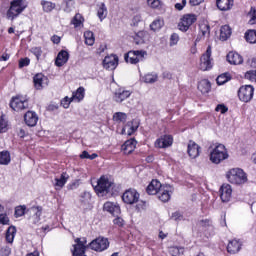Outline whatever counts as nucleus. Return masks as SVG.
<instances>
[{
  "instance_id": "nucleus-34",
  "label": "nucleus",
  "mask_w": 256,
  "mask_h": 256,
  "mask_svg": "<svg viewBox=\"0 0 256 256\" xmlns=\"http://www.w3.org/2000/svg\"><path fill=\"white\" fill-rule=\"evenodd\" d=\"M232 79H233V76H231V73L225 72V73L220 74L216 78V83H217V85H225V83L231 81Z\"/></svg>"
},
{
  "instance_id": "nucleus-14",
  "label": "nucleus",
  "mask_w": 256,
  "mask_h": 256,
  "mask_svg": "<svg viewBox=\"0 0 256 256\" xmlns=\"http://www.w3.org/2000/svg\"><path fill=\"white\" fill-rule=\"evenodd\" d=\"M171 145H173V135L171 134L162 135L154 143L156 149H167L168 147H171Z\"/></svg>"
},
{
  "instance_id": "nucleus-46",
  "label": "nucleus",
  "mask_w": 256,
  "mask_h": 256,
  "mask_svg": "<svg viewBox=\"0 0 256 256\" xmlns=\"http://www.w3.org/2000/svg\"><path fill=\"white\" fill-rule=\"evenodd\" d=\"M113 120L116 123H125L127 121V114L125 112H116L113 115Z\"/></svg>"
},
{
  "instance_id": "nucleus-32",
  "label": "nucleus",
  "mask_w": 256,
  "mask_h": 256,
  "mask_svg": "<svg viewBox=\"0 0 256 256\" xmlns=\"http://www.w3.org/2000/svg\"><path fill=\"white\" fill-rule=\"evenodd\" d=\"M244 39L247 43H250L251 45L256 44V30L255 29H249L244 34Z\"/></svg>"
},
{
  "instance_id": "nucleus-30",
  "label": "nucleus",
  "mask_w": 256,
  "mask_h": 256,
  "mask_svg": "<svg viewBox=\"0 0 256 256\" xmlns=\"http://www.w3.org/2000/svg\"><path fill=\"white\" fill-rule=\"evenodd\" d=\"M227 251L232 254L239 253V251H241V242L238 240L230 241L227 246Z\"/></svg>"
},
{
  "instance_id": "nucleus-9",
  "label": "nucleus",
  "mask_w": 256,
  "mask_h": 256,
  "mask_svg": "<svg viewBox=\"0 0 256 256\" xmlns=\"http://www.w3.org/2000/svg\"><path fill=\"white\" fill-rule=\"evenodd\" d=\"M200 71H211L213 69V58H211V46H208L206 52L200 57Z\"/></svg>"
},
{
  "instance_id": "nucleus-27",
  "label": "nucleus",
  "mask_w": 256,
  "mask_h": 256,
  "mask_svg": "<svg viewBox=\"0 0 256 256\" xmlns=\"http://www.w3.org/2000/svg\"><path fill=\"white\" fill-rule=\"evenodd\" d=\"M69 61V52L67 50H61L58 52L57 57L55 59L56 67H63Z\"/></svg>"
},
{
  "instance_id": "nucleus-33",
  "label": "nucleus",
  "mask_w": 256,
  "mask_h": 256,
  "mask_svg": "<svg viewBox=\"0 0 256 256\" xmlns=\"http://www.w3.org/2000/svg\"><path fill=\"white\" fill-rule=\"evenodd\" d=\"M231 27L229 25H223L220 28V41H227L231 37Z\"/></svg>"
},
{
  "instance_id": "nucleus-57",
  "label": "nucleus",
  "mask_w": 256,
  "mask_h": 256,
  "mask_svg": "<svg viewBox=\"0 0 256 256\" xmlns=\"http://www.w3.org/2000/svg\"><path fill=\"white\" fill-rule=\"evenodd\" d=\"M79 181H80L79 179H76V180L70 182L67 185L68 191H73V190L77 189L79 187V185H80Z\"/></svg>"
},
{
  "instance_id": "nucleus-45",
  "label": "nucleus",
  "mask_w": 256,
  "mask_h": 256,
  "mask_svg": "<svg viewBox=\"0 0 256 256\" xmlns=\"http://www.w3.org/2000/svg\"><path fill=\"white\" fill-rule=\"evenodd\" d=\"M84 21L85 18H83V15L78 13L73 17L71 23L74 25L75 29H77V27H81V25H83Z\"/></svg>"
},
{
  "instance_id": "nucleus-19",
  "label": "nucleus",
  "mask_w": 256,
  "mask_h": 256,
  "mask_svg": "<svg viewBox=\"0 0 256 256\" xmlns=\"http://www.w3.org/2000/svg\"><path fill=\"white\" fill-rule=\"evenodd\" d=\"M199 32L201 35H198L195 43H199L201 39H205V37H211V26L209 25V22H203L199 25Z\"/></svg>"
},
{
  "instance_id": "nucleus-42",
  "label": "nucleus",
  "mask_w": 256,
  "mask_h": 256,
  "mask_svg": "<svg viewBox=\"0 0 256 256\" xmlns=\"http://www.w3.org/2000/svg\"><path fill=\"white\" fill-rule=\"evenodd\" d=\"M72 99H77V101H83V99H85V88L83 86H80L75 92H73Z\"/></svg>"
},
{
  "instance_id": "nucleus-5",
  "label": "nucleus",
  "mask_w": 256,
  "mask_h": 256,
  "mask_svg": "<svg viewBox=\"0 0 256 256\" xmlns=\"http://www.w3.org/2000/svg\"><path fill=\"white\" fill-rule=\"evenodd\" d=\"M27 7V0H12L8 10L6 11V18L9 21L17 19V17H19V15H21V13L27 9Z\"/></svg>"
},
{
  "instance_id": "nucleus-58",
  "label": "nucleus",
  "mask_w": 256,
  "mask_h": 256,
  "mask_svg": "<svg viewBox=\"0 0 256 256\" xmlns=\"http://www.w3.org/2000/svg\"><path fill=\"white\" fill-rule=\"evenodd\" d=\"M215 111H220L222 115H225V113L229 111V108L225 104H218L215 108Z\"/></svg>"
},
{
  "instance_id": "nucleus-54",
  "label": "nucleus",
  "mask_w": 256,
  "mask_h": 256,
  "mask_svg": "<svg viewBox=\"0 0 256 256\" xmlns=\"http://www.w3.org/2000/svg\"><path fill=\"white\" fill-rule=\"evenodd\" d=\"M171 219H173L174 221H185V216H183V213H181V211H176L172 213Z\"/></svg>"
},
{
  "instance_id": "nucleus-44",
  "label": "nucleus",
  "mask_w": 256,
  "mask_h": 256,
  "mask_svg": "<svg viewBox=\"0 0 256 256\" xmlns=\"http://www.w3.org/2000/svg\"><path fill=\"white\" fill-rule=\"evenodd\" d=\"M126 127H130L127 131V135L128 137H131L137 131V129H139V124L136 123L135 125V120H132L126 123Z\"/></svg>"
},
{
  "instance_id": "nucleus-17",
  "label": "nucleus",
  "mask_w": 256,
  "mask_h": 256,
  "mask_svg": "<svg viewBox=\"0 0 256 256\" xmlns=\"http://www.w3.org/2000/svg\"><path fill=\"white\" fill-rule=\"evenodd\" d=\"M103 209L113 217H119L121 215V206L116 202H105Z\"/></svg>"
},
{
  "instance_id": "nucleus-8",
  "label": "nucleus",
  "mask_w": 256,
  "mask_h": 256,
  "mask_svg": "<svg viewBox=\"0 0 256 256\" xmlns=\"http://www.w3.org/2000/svg\"><path fill=\"white\" fill-rule=\"evenodd\" d=\"M255 95V87L253 85H244L238 89V98L242 103H250Z\"/></svg>"
},
{
  "instance_id": "nucleus-48",
  "label": "nucleus",
  "mask_w": 256,
  "mask_h": 256,
  "mask_svg": "<svg viewBox=\"0 0 256 256\" xmlns=\"http://www.w3.org/2000/svg\"><path fill=\"white\" fill-rule=\"evenodd\" d=\"M135 205V211H137V213H141V211H145L147 209V201L138 199V202L135 203Z\"/></svg>"
},
{
  "instance_id": "nucleus-52",
  "label": "nucleus",
  "mask_w": 256,
  "mask_h": 256,
  "mask_svg": "<svg viewBox=\"0 0 256 256\" xmlns=\"http://www.w3.org/2000/svg\"><path fill=\"white\" fill-rule=\"evenodd\" d=\"M49 231H51V228H49V226H41L40 228L36 229V233L37 235H40V237H45V235H47Z\"/></svg>"
},
{
  "instance_id": "nucleus-22",
  "label": "nucleus",
  "mask_w": 256,
  "mask_h": 256,
  "mask_svg": "<svg viewBox=\"0 0 256 256\" xmlns=\"http://www.w3.org/2000/svg\"><path fill=\"white\" fill-rule=\"evenodd\" d=\"M162 188L163 184L159 180L153 179L146 187V193L148 195H158Z\"/></svg>"
},
{
  "instance_id": "nucleus-23",
  "label": "nucleus",
  "mask_w": 256,
  "mask_h": 256,
  "mask_svg": "<svg viewBox=\"0 0 256 256\" xmlns=\"http://www.w3.org/2000/svg\"><path fill=\"white\" fill-rule=\"evenodd\" d=\"M137 148V140L135 138H130L126 140L121 149L123 150L124 155H131L133 151Z\"/></svg>"
},
{
  "instance_id": "nucleus-59",
  "label": "nucleus",
  "mask_w": 256,
  "mask_h": 256,
  "mask_svg": "<svg viewBox=\"0 0 256 256\" xmlns=\"http://www.w3.org/2000/svg\"><path fill=\"white\" fill-rule=\"evenodd\" d=\"M0 255L1 256H9V255H11V248L9 246H3L0 249Z\"/></svg>"
},
{
  "instance_id": "nucleus-11",
  "label": "nucleus",
  "mask_w": 256,
  "mask_h": 256,
  "mask_svg": "<svg viewBox=\"0 0 256 256\" xmlns=\"http://www.w3.org/2000/svg\"><path fill=\"white\" fill-rule=\"evenodd\" d=\"M10 109L12 111H23L29 108V102L27 100H23L20 96H13L9 103Z\"/></svg>"
},
{
  "instance_id": "nucleus-1",
  "label": "nucleus",
  "mask_w": 256,
  "mask_h": 256,
  "mask_svg": "<svg viewBox=\"0 0 256 256\" xmlns=\"http://www.w3.org/2000/svg\"><path fill=\"white\" fill-rule=\"evenodd\" d=\"M94 191L100 197H117L120 188L116 183L109 181V178L101 176L94 187Z\"/></svg>"
},
{
  "instance_id": "nucleus-29",
  "label": "nucleus",
  "mask_w": 256,
  "mask_h": 256,
  "mask_svg": "<svg viewBox=\"0 0 256 256\" xmlns=\"http://www.w3.org/2000/svg\"><path fill=\"white\" fill-rule=\"evenodd\" d=\"M198 89L203 95L209 93L211 91V81H209L208 79L201 80L198 83Z\"/></svg>"
},
{
  "instance_id": "nucleus-15",
  "label": "nucleus",
  "mask_w": 256,
  "mask_h": 256,
  "mask_svg": "<svg viewBox=\"0 0 256 256\" xmlns=\"http://www.w3.org/2000/svg\"><path fill=\"white\" fill-rule=\"evenodd\" d=\"M219 193L222 203H229L233 195V188L231 187V184H222L219 189Z\"/></svg>"
},
{
  "instance_id": "nucleus-43",
  "label": "nucleus",
  "mask_w": 256,
  "mask_h": 256,
  "mask_svg": "<svg viewBox=\"0 0 256 256\" xmlns=\"http://www.w3.org/2000/svg\"><path fill=\"white\" fill-rule=\"evenodd\" d=\"M163 25H165V22L163 21V19L158 18L150 24V30L154 31V32L160 31V29L163 27Z\"/></svg>"
},
{
  "instance_id": "nucleus-6",
  "label": "nucleus",
  "mask_w": 256,
  "mask_h": 256,
  "mask_svg": "<svg viewBox=\"0 0 256 256\" xmlns=\"http://www.w3.org/2000/svg\"><path fill=\"white\" fill-rule=\"evenodd\" d=\"M145 55H147L145 50H130L124 54V61L130 65H137L139 61H143Z\"/></svg>"
},
{
  "instance_id": "nucleus-7",
  "label": "nucleus",
  "mask_w": 256,
  "mask_h": 256,
  "mask_svg": "<svg viewBox=\"0 0 256 256\" xmlns=\"http://www.w3.org/2000/svg\"><path fill=\"white\" fill-rule=\"evenodd\" d=\"M194 23H197V15L190 13V14H184L180 22L178 23V29L179 31H182V33H187L188 29L191 28V25Z\"/></svg>"
},
{
  "instance_id": "nucleus-35",
  "label": "nucleus",
  "mask_w": 256,
  "mask_h": 256,
  "mask_svg": "<svg viewBox=\"0 0 256 256\" xmlns=\"http://www.w3.org/2000/svg\"><path fill=\"white\" fill-rule=\"evenodd\" d=\"M79 201H80V205H82V207H87V205H89V203H91L90 192H88V191L82 192L79 196Z\"/></svg>"
},
{
  "instance_id": "nucleus-21",
  "label": "nucleus",
  "mask_w": 256,
  "mask_h": 256,
  "mask_svg": "<svg viewBox=\"0 0 256 256\" xmlns=\"http://www.w3.org/2000/svg\"><path fill=\"white\" fill-rule=\"evenodd\" d=\"M131 91L126 90L125 88H118L114 92V101L116 103H123L125 99H129L131 97Z\"/></svg>"
},
{
  "instance_id": "nucleus-64",
  "label": "nucleus",
  "mask_w": 256,
  "mask_h": 256,
  "mask_svg": "<svg viewBox=\"0 0 256 256\" xmlns=\"http://www.w3.org/2000/svg\"><path fill=\"white\" fill-rule=\"evenodd\" d=\"M178 42H179V35L177 33H173L170 36V43H171V45H177Z\"/></svg>"
},
{
  "instance_id": "nucleus-63",
  "label": "nucleus",
  "mask_w": 256,
  "mask_h": 256,
  "mask_svg": "<svg viewBox=\"0 0 256 256\" xmlns=\"http://www.w3.org/2000/svg\"><path fill=\"white\" fill-rule=\"evenodd\" d=\"M186 5H187V0H182V3H176L174 7L176 11H183Z\"/></svg>"
},
{
  "instance_id": "nucleus-31",
  "label": "nucleus",
  "mask_w": 256,
  "mask_h": 256,
  "mask_svg": "<svg viewBox=\"0 0 256 256\" xmlns=\"http://www.w3.org/2000/svg\"><path fill=\"white\" fill-rule=\"evenodd\" d=\"M158 80H159V75H157V73L155 72L147 73L141 77V81H143V83L153 84V83H157Z\"/></svg>"
},
{
  "instance_id": "nucleus-20",
  "label": "nucleus",
  "mask_w": 256,
  "mask_h": 256,
  "mask_svg": "<svg viewBox=\"0 0 256 256\" xmlns=\"http://www.w3.org/2000/svg\"><path fill=\"white\" fill-rule=\"evenodd\" d=\"M187 153L190 159H197L201 153V146H199L193 140H190L187 146Z\"/></svg>"
},
{
  "instance_id": "nucleus-60",
  "label": "nucleus",
  "mask_w": 256,
  "mask_h": 256,
  "mask_svg": "<svg viewBox=\"0 0 256 256\" xmlns=\"http://www.w3.org/2000/svg\"><path fill=\"white\" fill-rule=\"evenodd\" d=\"M181 250H182V249H179V247H171V248L169 249V253H170V255H172V256H179V255H181Z\"/></svg>"
},
{
  "instance_id": "nucleus-25",
  "label": "nucleus",
  "mask_w": 256,
  "mask_h": 256,
  "mask_svg": "<svg viewBox=\"0 0 256 256\" xmlns=\"http://www.w3.org/2000/svg\"><path fill=\"white\" fill-rule=\"evenodd\" d=\"M43 81H49V78H47V76H45L43 73H37L34 75L33 85H34V89H36V91H42Z\"/></svg>"
},
{
  "instance_id": "nucleus-4",
  "label": "nucleus",
  "mask_w": 256,
  "mask_h": 256,
  "mask_svg": "<svg viewBox=\"0 0 256 256\" xmlns=\"http://www.w3.org/2000/svg\"><path fill=\"white\" fill-rule=\"evenodd\" d=\"M226 179L231 185H245L249 181L246 171L242 168H231L226 173Z\"/></svg>"
},
{
  "instance_id": "nucleus-56",
  "label": "nucleus",
  "mask_w": 256,
  "mask_h": 256,
  "mask_svg": "<svg viewBox=\"0 0 256 256\" xmlns=\"http://www.w3.org/2000/svg\"><path fill=\"white\" fill-rule=\"evenodd\" d=\"M249 13L251 15V18L249 20V24L250 25H256V8L255 7H251Z\"/></svg>"
},
{
  "instance_id": "nucleus-39",
  "label": "nucleus",
  "mask_w": 256,
  "mask_h": 256,
  "mask_svg": "<svg viewBox=\"0 0 256 256\" xmlns=\"http://www.w3.org/2000/svg\"><path fill=\"white\" fill-rule=\"evenodd\" d=\"M67 179H69V175H67L66 172H63L60 176V178H55V187H59L60 189H63L65 187V184L67 183Z\"/></svg>"
},
{
  "instance_id": "nucleus-50",
  "label": "nucleus",
  "mask_w": 256,
  "mask_h": 256,
  "mask_svg": "<svg viewBox=\"0 0 256 256\" xmlns=\"http://www.w3.org/2000/svg\"><path fill=\"white\" fill-rule=\"evenodd\" d=\"M30 53H32V55H35L37 61H39L41 59V56L43 55V50L41 49V47H32L30 49Z\"/></svg>"
},
{
  "instance_id": "nucleus-40",
  "label": "nucleus",
  "mask_w": 256,
  "mask_h": 256,
  "mask_svg": "<svg viewBox=\"0 0 256 256\" xmlns=\"http://www.w3.org/2000/svg\"><path fill=\"white\" fill-rule=\"evenodd\" d=\"M145 35H147V32L145 31H138L135 33V36L133 37L135 45H143L145 43Z\"/></svg>"
},
{
  "instance_id": "nucleus-36",
  "label": "nucleus",
  "mask_w": 256,
  "mask_h": 256,
  "mask_svg": "<svg viewBox=\"0 0 256 256\" xmlns=\"http://www.w3.org/2000/svg\"><path fill=\"white\" fill-rule=\"evenodd\" d=\"M15 235H17V228L15 226H9L6 231L7 243H13V241L15 240Z\"/></svg>"
},
{
  "instance_id": "nucleus-62",
  "label": "nucleus",
  "mask_w": 256,
  "mask_h": 256,
  "mask_svg": "<svg viewBox=\"0 0 256 256\" xmlns=\"http://www.w3.org/2000/svg\"><path fill=\"white\" fill-rule=\"evenodd\" d=\"M148 4L152 9H158V7L161 5L160 0H148Z\"/></svg>"
},
{
  "instance_id": "nucleus-41",
  "label": "nucleus",
  "mask_w": 256,
  "mask_h": 256,
  "mask_svg": "<svg viewBox=\"0 0 256 256\" xmlns=\"http://www.w3.org/2000/svg\"><path fill=\"white\" fill-rule=\"evenodd\" d=\"M107 13V6L102 2L97 10V17L100 21H103L104 19H107Z\"/></svg>"
},
{
  "instance_id": "nucleus-3",
  "label": "nucleus",
  "mask_w": 256,
  "mask_h": 256,
  "mask_svg": "<svg viewBox=\"0 0 256 256\" xmlns=\"http://www.w3.org/2000/svg\"><path fill=\"white\" fill-rule=\"evenodd\" d=\"M209 159L214 165H220L223 161L229 159V151L224 144L217 143L215 147L210 151Z\"/></svg>"
},
{
  "instance_id": "nucleus-55",
  "label": "nucleus",
  "mask_w": 256,
  "mask_h": 256,
  "mask_svg": "<svg viewBox=\"0 0 256 256\" xmlns=\"http://www.w3.org/2000/svg\"><path fill=\"white\" fill-rule=\"evenodd\" d=\"M73 101V98H69L68 96L64 97L62 100H61V106L64 108V109H69V106L71 105Z\"/></svg>"
},
{
  "instance_id": "nucleus-38",
  "label": "nucleus",
  "mask_w": 256,
  "mask_h": 256,
  "mask_svg": "<svg viewBox=\"0 0 256 256\" xmlns=\"http://www.w3.org/2000/svg\"><path fill=\"white\" fill-rule=\"evenodd\" d=\"M11 163V153L4 150L0 152V165H9Z\"/></svg>"
},
{
  "instance_id": "nucleus-26",
  "label": "nucleus",
  "mask_w": 256,
  "mask_h": 256,
  "mask_svg": "<svg viewBox=\"0 0 256 256\" xmlns=\"http://www.w3.org/2000/svg\"><path fill=\"white\" fill-rule=\"evenodd\" d=\"M226 60L230 65H241L243 64V56L241 54L231 51L227 54Z\"/></svg>"
},
{
  "instance_id": "nucleus-16",
  "label": "nucleus",
  "mask_w": 256,
  "mask_h": 256,
  "mask_svg": "<svg viewBox=\"0 0 256 256\" xmlns=\"http://www.w3.org/2000/svg\"><path fill=\"white\" fill-rule=\"evenodd\" d=\"M89 246L93 251H105L109 247V240L107 238H96L92 242L89 243Z\"/></svg>"
},
{
  "instance_id": "nucleus-24",
  "label": "nucleus",
  "mask_w": 256,
  "mask_h": 256,
  "mask_svg": "<svg viewBox=\"0 0 256 256\" xmlns=\"http://www.w3.org/2000/svg\"><path fill=\"white\" fill-rule=\"evenodd\" d=\"M37 121H39V116H37L36 112L27 111L24 114V122L28 127H35L37 125Z\"/></svg>"
},
{
  "instance_id": "nucleus-47",
  "label": "nucleus",
  "mask_w": 256,
  "mask_h": 256,
  "mask_svg": "<svg viewBox=\"0 0 256 256\" xmlns=\"http://www.w3.org/2000/svg\"><path fill=\"white\" fill-rule=\"evenodd\" d=\"M85 44L86 45H94L95 44V36L92 31L84 32Z\"/></svg>"
},
{
  "instance_id": "nucleus-2",
  "label": "nucleus",
  "mask_w": 256,
  "mask_h": 256,
  "mask_svg": "<svg viewBox=\"0 0 256 256\" xmlns=\"http://www.w3.org/2000/svg\"><path fill=\"white\" fill-rule=\"evenodd\" d=\"M33 212V215L29 217L30 223L32 225H37L41 221V215L43 214V206H32L31 208H27L26 205H19L15 207L14 216L17 218L23 217V215H27Z\"/></svg>"
},
{
  "instance_id": "nucleus-28",
  "label": "nucleus",
  "mask_w": 256,
  "mask_h": 256,
  "mask_svg": "<svg viewBox=\"0 0 256 256\" xmlns=\"http://www.w3.org/2000/svg\"><path fill=\"white\" fill-rule=\"evenodd\" d=\"M216 7L220 11H229L233 7V0H216Z\"/></svg>"
},
{
  "instance_id": "nucleus-53",
  "label": "nucleus",
  "mask_w": 256,
  "mask_h": 256,
  "mask_svg": "<svg viewBox=\"0 0 256 256\" xmlns=\"http://www.w3.org/2000/svg\"><path fill=\"white\" fill-rule=\"evenodd\" d=\"M244 79H248V81H256V70H249L244 74Z\"/></svg>"
},
{
  "instance_id": "nucleus-18",
  "label": "nucleus",
  "mask_w": 256,
  "mask_h": 256,
  "mask_svg": "<svg viewBox=\"0 0 256 256\" xmlns=\"http://www.w3.org/2000/svg\"><path fill=\"white\" fill-rule=\"evenodd\" d=\"M157 197L162 203H169V201H171V185H163L157 194Z\"/></svg>"
},
{
  "instance_id": "nucleus-12",
  "label": "nucleus",
  "mask_w": 256,
  "mask_h": 256,
  "mask_svg": "<svg viewBox=\"0 0 256 256\" xmlns=\"http://www.w3.org/2000/svg\"><path fill=\"white\" fill-rule=\"evenodd\" d=\"M74 249L72 255L74 256H86L85 249H87V239L86 238H76L75 244L73 245Z\"/></svg>"
},
{
  "instance_id": "nucleus-61",
  "label": "nucleus",
  "mask_w": 256,
  "mask_h": 256,
  "mask_svg": "<svg viewBox=\"0 0 256 256\" xmlns=\"http://www.w3.org/2000/svg\"><path fill=\"white\" fill-rule=\"evenodd\" d=\"M0 225H9V216L7 214H0Z\"/></svg>"
},
{
  "instance_id": "nucleus-51",
  "label": "nucleus",
  "mask_w": 256,
  "mask_h": 256,
  "mask_svg": "<svg viewBox=\"0 0 256 256\" xmlns=\"http://www.w3.org/2000/svg\"><path fill=\"white\" fill-rule=\"evenodd\" d=\"M31 65V59L29 57L20 58L18 61L19 69H23V67H29Z\"/></svg>"
},
{
  "instance_id": "nucleus-10",
  "label": "nucleus",
  "mask_w": 256,
  "mask_h": 256,
  "mask_svg": "<svg viewBox=\"0 0 256 256\" xmlns=\"http://www.w3.org/2000/svg\"><path fill=\"white\" fill-rule=\"evenodd\" d=\"M140 197L141 194L135 188H129L122 194V201L125 205H135V203L139 202Z\"/></svg>"
},
{
  "instance_id": "nucleus-13",
  "label": "nucleus",
  "mask_w": 256,
  "mask_h": 256,
  "mask_svg": "<svg viewBox=\"0 0 256 256\" xmlns=\"http://www.w3.org/2000/svg\"><path fill=\"white\" fill-rule=\"evenodd\" d=\"M102 65L107 71H115L119 65V57L115 54L106 56L102 61Z\"/></svg>"
},
{
  "instance_id": "nucleus-49",
  "label": "nucleus",
  "mask_w": 256,
  "mask_h": 256,
  "mask_svg": "<svg viewBox=\"0 0 256 256\" xmlns=\"http://www.w3.org/2000/svg\"><path fill=\"white\" fill-rule=\"evenodd\" d=\"M7 120H5V114L0 116V133H7Z\"/></svg>"
},
{
  "instance_id": "nucleus-37",
  "label": "nucleus",
  "mask_w": 256,
  "mask_h": 256,
  "mask_svg": "<svg viewBox=\"0 0 256 256\" xmlns=\"http://www.w3.org/2000/svg\"><path fill=\"white\" fill-rule=\"evenodd\" d=\"M40 5L42 6L44 13H51V11L57 7V4L47 0H42Z\"/></svg>"
}]
</instances>
